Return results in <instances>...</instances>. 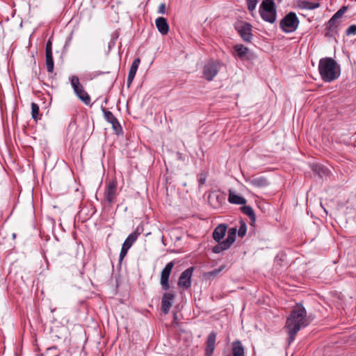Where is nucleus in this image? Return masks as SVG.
<instances>
[{"label": "nucleus", "instance_id": "nucleus-42", "mask_svg": "<svg viewBox=\"0 0 356 356\" xmlns=\"http://www.w3.org/2000/svg\"><path fill=\"white\" fill-rule=\"evenodd\" d=\"M318 3H316L315 5L314 6H307L308 8H310V9H313V8H318Z\"/></svg>", "mask_w": 356, "mask_h": 356}, {"label": "nucleus", "instance_id": "nucleus-2", "mask_svg": "<svg viewBox=\"0 0 356 356\" xmlns=\"http://www.w3.org/2000/svg\"><path fill=\"white\" fill-rule=\"evenodd\" d=\"M318 71L321 79L325 82H331L340 76L339 65L332 58L325 57L320 60Z\"/></svg>", "mask_w": 356, "mask_h": 356}, {"label": "nucleus", "instance_id": "nucleus-4", "mask_svg": "<svg viewBox=\"0 0 356 356\" xmlns=\"http://www.w3.org/2000/svg\"><path fill=\"white\" fill-rule=\"evenodd\" d=\"M298 24L299 20L296 14L290 12L282 19L280 26L284 32L292 33L297 29Z\"/></svg>", "mask_w": 356, "mask_h": 356}, {"label": "nucleus", "instance_id": "nucleus-1", "mask_svg": "<svg viewBox=\"0 0 356 356\" xmlns=\"http://www.w3.org/2000/svg\"><path fill=\"white\" fill-rule=\"evenodd\" d=\"M309 323L305 308L302 305L297 304L292 309L286 321L285 328L289 334L288 343L290 345L294 341L297 333Z\"/></svg>", "mask_w": 356, "mask_h": 356}, {"label": "nucleus", "instance_id": "nucleus-39", "mask_svg": "<svg viewBox=\"0 0 356 356\" xmlns=\"http://www.w3.org/2000/svg\"><path fill=\"white\" fill-rule=\"evenodd\" d=\"M220 269L218 268V269H215L211 272H209L207 274L209 275V276H216L220 272Z\"/></svg>", "mask_w": 356, "mask_h": 356}, {"label": "nucleus", "instance_id": "nucleus-29", "mask_svg": "<svg viewBox=\"0 0 356 356\" xmlns=\"http://www.w3.org/2000/svg\"><path fill=\"white\" fill-rule=\"evenodd\" d=\"M140 63V59L139 58H136L134 60L129 71V74L136 76Z\"/></svg>", "mask_w": 356, "mask_h": 356}, {"label": "nucleus", "instance_id": "nucleus-18", "mask_svg": "<svg viewBox=\"0 0 356 356\" xmlns=\"http://www.w3.org/2000/svg\"><path fill=\"white\" fill-rule=\"evenodd\" d=\"M227 231V226L224 224L219 225L217 226L213 232V239L219 243L221 239L223 238V237L225 235Z\"/></svg>", "mask_w": 356, "mask_h": 356}, {"label": "nucleus", "instance_id": "nucleus-17", "mask_svg": "<svg viewBox=\"0 0 356 356\" xmlns=\"http://www.w3.org/2000/svg\"><path fill=\"white\" fill-rule=\"evenodd\" d=\"M155 24L158 31L162 35L168 34L169 31V25L165 18L163 17H158L155 21Z\"/></svg>", "mask_w": 356, "mask_h": 356}, {"label": "nucleus", "instance_id": "nucleus-25", "mask_svg": "<svg viewBox=\"0 0 356 356\" xmlns=\"http://www.w3.org/2000/svg\"><path fill=\"white\" fill-rule=\"evenodd\" d=\"M45 60L47 72L49 73H52L54 69L53 54H45Z\"/></svg>", "mask_w": 356, "mask_h": 356}, {"label": "nucleus", "instance_id": "nucleus-10", "mask_svg": "<svg viewBox=\"0 0 356 356\" xmlns=\"http://www.w3.org/2000/svg\"><path fill=\"white\" fill-rule=\"evenodd\" d=\"M104 195L106 201L109 204H112L114 202V200L117 197L116 181L112 180L107 184Z\"/></svg>", "mask_w": 356, "mask_h": 356}, {"label": "nucleus", "instance_id": "nucleus-8", "mask_svg": "<svg viewBox=\"0 0 356 356\" xmlns=\"http://www.w3.org/2000/svg\"><path fill=\"white\" fill-rule=\"evenodd\" d=\"M173 266L174 262L170 261L165 265V266L161 271L160 283L162 289L164 291L168 290L170 287L169 284V277Z\"/></svg>", "mask_w": 356, "mask_h": 356}, {"label": "nucleus", "instance_id": "nucleus-16", "mask_svg": "<svg viewBox=\"0 0 356 356\" xmlns=\"http://www.w3.org/2000/svg\"><path fill=\"white\" fill-rule=\"evenodd\" d=\"M228 200L231 204H241L240 209L245 213V199L229 190Z\"/></svg>", "mask_w": 356, "mask_h": 356}, {"label": "nucleus", "instance_id": "nucleus-15", "mask_svg": "<svg viewBox=\"0 0 356 356\" xmlns=\"http://www.w3.org/2000/svg\"><path fill=\"white\" fill-rule=\"evenodd\" d=\"M238 15L234 23L235 29L238 31L242 39L245 40V20L243 14Z\"/></svg>", "mask_w": 356, "mask_h": 356}, {"label": "nucleus", "instance_id": "nucleus-35", "mask_svg": "<svg viewBox=\"0 0 356 356\" xmlns=\"http://www.w3.org/2000/svg\"><path fill=\"white\" fill-rule=\"evenodd\" d=\"M52 54V42L49 39L46 44L45 54Z\"/></svg>", "mask_w": 356, "mask_h": 356}, {"label": "nucleus", "instance_id": "nucleus-43", "mask_svg": "<svg viewBox=\"0 0 356 356\" xmlns=\"http://www.w3.org/2000/svg\"><path fill=\"white\" fill-rule=\"evenodd\" d=\"M245 52H246V58H247L249 54V51L247 48H246Z\"/></svg>", "mask_w": 356, "mask_h": 356}, {"label": "nucleus", "instance_id": "nucleus-14", "mask_svg": "<svg viewBox=\"0 0 356 356\" xmlns=\"http://www.w3.org/2000/svg\"><path fill=\"white\" fill-rule=\"evenodd\" d=\"M216 339V334L214 332H211L207 339V347L205 349L206 356H211L215 349V343Z\"/></svg>", "mask_w": 356, "mask_h": 356}, {"label": "nucleus", "instance_id": "nucleus-24", "mask_svg": "<svg viewBox=\"0 0 356 356\" xmlns=\"http://www.w3.org/2000/svg\"><path fill=\"white\" fill-rule=\"evenodd\" d=\"M80 100H81L86 105H90L91 99L89 95L85 90H82L75 93Z\"/></svg>", "mask_w": 356, "mask_h": 356}, {"label": "nucleus", "instance_id": "nucleus-13", "mask_svg": "<svg viewBox=\"0 0 356 356\" xmlns=\"http://www.w3.org/2000/svg\"><path fill=\"white\" fill-rule=\"evenodd\" d=\"M143 231V227L138 226L136 228L135 231L127 236V238L123 243L122 245L127 248V249H129L133 245V244L136 241L138 237L142 234Z\"/></svg>", "mask_w": 356, "mask_h": 356}, {"label": "nucleus", "instance_id": "nucleus-27", "mask_svg": "<svg viewBox=\"0 0 356 356\" xmlns=\"http://www.w3.org/2000/svg\"><path fill=\"white\" fill-rule=\"evenodd\" d=\"M246 216L250 218V225L251 227H254L256 216L252 208L246 205Z\"/></svg>", "mask_w": 356, "mask_h": 356}, {"label": "nucleus", "instance_id": "nucleus-23", "mask_svg": "<svg viewBox=\"0 0 356 356\" xmlns=\"http://www.w3.org/2000/svg\"><path fill=\"white\" fill-rule=\"evenodd\" d=\"M71 85L75 93L83 90V86L80 83L79 77L77 76H72L70 78Z\"/></svg>", "mask_w": 356, "mask_h": 356}, {"label": "nucleus", "instance_id": "nucleus-34", "mask_svg": "<svg viewBox=\"0 0 356 356\" xmlns=\"http://www.w3.org/2000/svg\"><path fill=\"white\" fill-rule=\"evenodd\" d=\"M248 1V8L250 10H253L257 3L258 0H247Z\"/></svg>", "mask_w": 356, "mask_h": 356}, {"label": "nucleus", "instance_id": "nucleus-26", "mask_svg": "<svg viewBox=\"0 0 356 356\" xmlns=\"http://www.w3.org/2000/svg\"><path fill=\"white\" fill-rule=\"evenodd\" d=\"M231 245L225 241L219 242L216 246L213 248L214 253H220L225 250H227Z\"/></svg>", "mask_w": 356, "mask_h": 356}, {"label": "nucleus", "instance_id": "nucleus-20", "mask_svg": "<svg viewBox=\"0 0 356 356\" xmlns=\"http://www.w3.org/2000/svg\"><path fill=\"white\" fill-rule=\"evenodd\" d=\"M232 54L236 58L242 60L245 58V47L243 44H236L233 47Z\"/></svg>", "mask_w": 356, "mask_h": 356}, {"label": "nucleus", "instance_id": "nucleus-7", "mask_svg": "<svg viewBox=\"0 0 356 356\" xmlns=\"http://www.w3.org/2000/svg\"><path fill=\"white\" fill-rule=\"evenodd\" d=\"M208 201L213 208L219 209L226 202V194L220 191H213L209 195Z\"/></svg>", "mask_w": 356, "mask_h": 356}, {"label": "nucleus", "instance_id": "nucleus-32", "mask_svg": "<svg viewBox=\"0 0 356 356\" xmlns=\"http://www.w3.org/2000/svg\"><path fill=\"white\" fill-rule=\"evenodd\" d=\"M346 35H356V25L355 24H353V25H350L347 29H346Z\"/></svg>", "mask_w": 356, "mask_h": 356}, {"label": "nucleus", "instance_id": "nucleus-22", "mask_svg": "<svg viewBox=\"0 0 356 356\" xmlns=\"http://www.w3.org/2000/svg\"><path fill=\"white\" fill-rule=\"evenodd\" d=\"M339 23L340 21H338L332 17L326 24L325 30L335 31L337 33V28L339 25Z\"/></svg>", "mask_w": 356, "mask_h": 356}, {"label": "nucleus", "instance_id": "nucleus-31", "mask_svg": "<svg viewBox=\"0 0 356 356\" xmlns=\"http://www.w3.org/2000/svg\"><path fill=\"white\" fill-rule=\"evenodd\" d=\"M251 28V24L246 22V42H250L251 40L252 34L250 33Z\"/></svg>", "mask_w": 356, "mask_h": 356}, {"label": "nucleus", "instance_id": "nucleus-41", "mask_svg": "<svg viewBox=\"0 0 356 356\" xmlns=\"http://www.w3.org/2000/svg\"><path fill=\"white\" fill-rule=\"evenodd\" d=\"M115 40H111L110 41V42L108 43V49H111L112 47H113L114 45H115Z\"/></svg>", "mask_w": 356, "mask_h": 356}, {"label": "nucleus", "instance_id": "nucleus-36", "mask_svg": "<svg viewBox=\"0 0 356 356\" xmlns=\"http://www.w3.org/2000/svg\"><path fill=\"white\" fill-rule=\"evenodd\" d=\"M207 177L204 174H201L198 177V182L200 186L204 185L206 182Z\"/></svg>", "mask_w": 356, "mask_h": 356}, {"label": "nucleus", "instance_id": "nucleus-40", "mask_svg": "<svg viewBox=\"0 0 356 356\" xmlns=\"http://www.w3.org/2000/svg\"><path fill=\"white\" fill-rule=\"evenodd\" d=\"M325 36L327 37V38H331L333 36L334 33H337V32L335 31H328V30H325Z\"/></svg>", "mask_w": 356, "mask_h": 356}, {"label": "nucleus", "instance_id": "nucleus-44", "mask_svg": "<svg viewBox=\"0 0 356 356\" xmlns=\"http://www.w3.org/2000/svg\"><path fill=\"white\" fill-rule=\"evenodd\" d=\"M245 310V303L243 304V307H242V312Z\"/></svg>", "mask_w": 356, "mask_h": 356}, {"label": "nucleus", "instance_id": "nucleus-19", "mask_svg": "<svg viewBox=\"0 0 356 356\" xmlns=\"http://www.w3.org/2000/svg\"><path fill=\"white\" fill-rule=\"evenodd\" d=\"M244 348L240 341H236L232 343V353L226 356H244Z\"/></svg>", "mask_w": 356, "mask_h": 356}, {"label": "nucleus", "instance_id": "nucleus-37", "mask_svg": "<svg viewBox=\"0 0 356 356\" xmlns=\"http://www.w3.org/2000/svg\"><path fill=\"white\" fill-rule=\"evenodd\" d=\"M165 9H166L165 3H161L159 5V8H158V13H159V14H165Z\"/></svg>", "mask_w": 356, "mask_h": 356}, {"label": "nucleus", "instance_id": "nucleus-33", "mask_svg": "<svg viewBox=\"0 0 356 356\" xmlns=\"http://www.w3.org/2000/svg\"><path fill=\"white\" fill-rule=\"evenodd\" d=\"M128 250H129V249H127V248H125L123 245L122 246L121 251L120 253V257H119L120 263H121V261H122L124 257L127 255Z\"/></svg>", "mask_w": 356, "mask_h": 356}, {"label": "nucleus", "instance_id": "nucleus-3", "mask_svg": "<svg viewBox=\"0 0 356 356\" xmlns=\"http://www.w3.org/2000/svg\"><path fill=\"white\" fill-rule=\"evenodd\" d=\"M261 18L269 23H274L276 19V10L273 0H264L259 8Z\"/></svg>", "mask_w": 356, "mask_h": 356}, {"label": "nucleus", "instance_id": "nucleus-38", "mask_svg": "<svg viewBox=\"0 0 356 356\" xmlns=\"http://www.w3.org/2000/svg\"><path fill=\"white\" fill-rule=\"evenodd\" d=\"M134 77H135L134 75H131V74H128V76H127V86L128 87H129L130 85L131 84Z\"/></svg>", "mask_w": 356, "mask_h": 356}, {"label": "nucleus", "instance_id": "nucleus-9", "mask_svg": "<svg viewBox=\"0 0 356 356\" xmlns=\"http://www.w3.org/2000/svg\"><path fill=\"white\" fill-rule=\"evenodd\" d=\"M193 270V267H189L181 273L178 281L179 287L183 288L184 289H188L191 287Z\"/></svg>", "mask_w": 356, "mask_h": 356}, {"label": "nucleus", "instance_id": "nucleus-6", "mask_svg": "<svg viewBox=\"0 0 356 356\" xmlns=\"http://www.w3.org/2000/svg\"><path fill=\"white\" fill-rule=\"evenodd\" d=\"M102 111L104 114V119L110 124H112V129L113 132L116 135H120L123 133V130L121 124H120L118 120L114 116L113 113L104 107H102Z\"/></svg>", "mask_w": 356, "mask_h": 356}, {"label": "nucleus", "instance_id": "nucleus-5", "mask_svg": "<svg viewBox=\"0 0 356 356\" xmlns=\"http://www.w3.org/2000/svg\"><path fill=\"white\" fill-rule=\"evenodd\" d=\"M220 68L218 61L209 60L203 67V76L205 79L210 81L216 76Z\"/></svg>", "mask_w": 356, "mask_h": 356}, {"label": "nucleus", "instance_id": "nucleus-28", "mask_svg": "<svg viewBox=\"0 0 356 356\" xmlns=\"http://www.w3.org/2000/svg\"><path fill=\"white\" fill-rule=\"evenodd\" d=\"M31 116L35 122L40 120L41 117L39 106L34 102L31 103Z\"/></svg>", "mask_w": 356, "mask_h": 356}, {"label": "nucleus", "instance_id": "nucleus-12", "mask_svg": "<svg viewBox=\"0 0 356 356\" xmlns=\"http://www.w3.org/2000/svg\"><path fill=\"white\" fill-rule=\"evenodd\" d=\"M175 295L171 292L165 293L161 299V310L164 314H167L172 305Z\"/></svg>", "mask_w": 356, "mask_h": 356}, {"label": "nucleus", "instance_id": "nucleus-30", "mask_svg": "<svg viewBox=\"0 0 356 356\" xmlns=\"http://www.w3.org/2000/svg\"><path fill=\"white\" fill-rule=\"evenodd\" d=\"M346 10V6L341 7L337 13H334V15L332 16V17L337 19L338 21H340L341 17L345 13Z\"/></svg>", "mask_w": 356, "mask_h": 356}, {"label": "nucleus", "instance_id": "nucleus-21", "mask_svg": "<svg viewBox=\"0 0 356 356\" xmlns=\"http://www.w3.org/2000/svg\"><path fill=\"white\" fill-rule=\"evenodd\" d=\"M250 183L257 187H265L269 184L267 179L264 177L253 178L250 180Z\"/></svg>", "mask_w": 356, "mask_h": 356}, {"label": "nucleus", "instance_id": "nucleus-11", "mask_svg": "<svg viewBox=\"0 0 356 356\" xmlns=\"http://www.w3.org/2000/svg\"><path fill=\"white\" fill-rule=\"evenodd\" d=\"M236 227L230 228L228 230L227 237L225 241L231 245L236 239ZM238 234L240 237H243L245 236V222L243 220H241V226L238 230Z\"/></svg>", "mask_w": 356, "mask_h": 356}]
</instances>
